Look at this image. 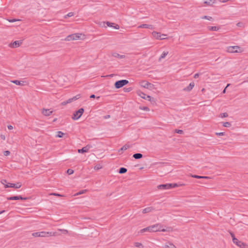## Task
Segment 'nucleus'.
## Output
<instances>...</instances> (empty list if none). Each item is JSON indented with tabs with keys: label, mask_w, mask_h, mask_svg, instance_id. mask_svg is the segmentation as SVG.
<instances>
[{
	"label": "nucleus",
	"mask_w": 248,
	"mask_h": 248,
	"mask_svg": "<svg viewBox=\"0 0 248 248\" xmlns=\"http://www.w3.org/2000/svg\"><path fill=\"white\" fill-rule=\"evenodd\" d=\"M172 231V229L171 227H168L166 229H164L161 224L157 223L140 230V232L142 233L146 232H171Z\"/></svg>",
	"instance_id": "nucleus-1"
},
{
	"label": "nucleus",
	"mask_w": 248,
	"mask_h": 248,
	"mask_svg": "<svg viewBox=\"0 0 248 248\" xmlns=\"http://www.w3.org/2000/svg\"><path fill=\"white\" fill-rule=\"evenodd\" d=\"M57 235L58 234L57 232H33L32 233V236L35 237H45L51 236H57Z\"/></svg>",
	"instance_id": "nucleus-2"
},
{
	"label": "nucleus",
	"mask_w": 248,
	"mask_h": 248,
	"mask_svg": "<svg viewBox=\"0 0 248 248\" xmlns=\"http://www.w3.org/2000/svg\"><path fill=\"white\" fill-rule=\"evenodd\" d=\"M84 36L82 33H74L68 35L64 39L65 41H69L71 40H77L81 39V36Z\"/></svg>",
	"instance_id": "nucleus-3"
},
{
	"label": "nucleus",
	"mask_w": 248,
	"mask_h": 248,
	"mask_svg": "<svg viewBox=\"0 0 248 248\" xmlns=\"http://www.w3.org/2000/svg\"><path fill=\"white\" fill-rule=\"evenodd\" d=\"M227 51L229 53H241L243 49L238 46H230L227 48Z\"/></svg>",
	"instance_id": "nucleus-4"
},
{
	"label": "nucleus",
	"mask_w": 248,
	"mask_h": 248,
	"mask_svg": "<svg viewBox=\"0 0 248 248\" xmlns=\"http://www.w3.org/2000/svg\"><path fill=\"white\" fill-rule=\"evenodd\" d=\"M83 112L84 109L83 108H80L73 114V115L72 117V119L75 120H78L80 118Z\"/></svg>",
	"instance_id": "nucleus-5"
},
{
	"label": "nucleus",
	"mask_w": 248,
	"mask_h": 248,
	"mask_svg": "<svg viewBox=\"0 0 248 248\" xmlns=\"http://www.w3.org/2000/svg\"><path fill=\"white\" fill-rule=\"evenodd\" d=\"M128 83V81L126 79H123L116 81L115 83V87L117 89H119Z\"/></svg>",
	"instance_id": "nucleus-6"
},
{
	"label": "nucleus",
	"mask_w": 248,
	"mask_h": 248,
	"mask_svg": "<svg viewBox=\"0 0 248 248\" xmlns=\"http://www.w3.org/2000/svg\"><path fill=\"white\" fill-rule=\"evenodd\" d=\"M233 243L240 248H248V245L247 244L238 240L237 239H233Z\"/></svg>",
	"instance_id": "nucleus-7"
},
{
	"label": "nucleus",
	"mask_w": 248,
	"mask_h": 248,
	"mask_svg": "<svg viewBox=\"0 0 248 248\" xmlns=\"http://www.w3.org/2000/svg\"><path fill=\"white\" fill-rule=\"evenodd\" d=\"M152 34L153 36L156 39L163 40V39H166V38L165 37H161L162 36H167V35L165 34H161L160 32L155 31H153Z\"/></svg>",
	"instance_id": "nucleus-8"
},
{
	"label": "nucleus",
	"mask_w": 248,
	"mask_h": 248,
	"mask_svg": "<svg viewBox=\"0 0 248 248\" xmlns=\"http://www.w3.org/2000/svg\"><path fill=\"white\" fill-rule=\"evenodd\" d=\"M138 94L142 98H143L146 100H148L151 102H155V100L151 96L147 95L142 92H140V93H139Z\"/></svg>",
	"instance_id": "nucleus-9"
},
{
	"label": "nucleus",
	"mask_w": 248,
	"mask_h": 248,
	"mask_svg": "<svg viewBox=\"0 0 248 248\" xmlns=\"http://www.w3.org/2000/svg\"><path fill=\"white\" fill-rule=\"evenodd\" d=\"M21 186V184L20 183H17L16 184L8 183L5 185V188L14 187L15 188H19Z\"/></svg>",
	"instance_id": "nucleus-10"
},
{
	"label": "nucleus",
	"mask_w": 248,
	"mask_h": 248,
	"mask_svg": "<svg viewBox=\"0 0 248 248\" xmlns=\"http://www.w3.org/2000/svg\"><path fill=\"white\" fill-rule=\"evenodd\" d=\"M92 147V145L88 144V145H86V146L83 147L82 149H78V152L79 153H84L88 152L89 151V150Z\"/></svg>",
	"instance_id": "nucleus-11"
},
{
	"label": "nucleus",
	"mask_w": 248,
	"mask_h": 248,
	"mask_svg": "<svg viewBox=\"0 0 248 248\" xmlns=\"http://www.w3.org/2000/svg\"><path fill=\"white\" fill-rule=\"evenodd\" d=\"M22 43L21 40L15 41L12 44L10 45V47L12 48H16L19 46Z\"/></svg>",
	"instance_id": "nucleus-12"
},
{
	"label": "nucleus",
	"mask_w": 248,
	"mask_h": 248,
	"mask_svg": "<svg viewBox=\"0 0 248 248\" xmlns=\"http://www.w3.org/2000/svg\"><path fill=\"white\" fill-rule=\"evenodd\" d=\"M170 184H166L160 185L157 186V188L159 189L162 190H166V189H170Z\"/></svg>",
	"instance_id": "nucleus-13"
},
{
	"label": "nucleus",
	"mask_w": 248,
	"mask_h": 248,
	"mask_svg": "<svg viewBox=\"0 0 248 248\" xmlns=\"http://www.w3.org/2000/svg\"><path fill=\"white\" fill-rule=\"evenodd\" d=\"M53 111L51 110L50 109H43L42 111V113L45 116H48L50 115Z\"/></svg>",
	"instance_id": "nucleus-14"
},
{
	"label": "nucleus",
	"mask_w": 248,
	"mask_h": 248,
	"mask_svg": "<svg viewBox=\"0 0 248 248\" xmlns=\"http://www.w3.org/2000/svg\"><path fill=\"white\" fill-rule=\"evenodd\" d=\"M7 199L8 200H25L27 199V198H23L20 196H18L10 197H8Z\"/></svg>",
	"instance_id": "nucleus-15"
},
{
	"label": "nucleus",
	"mask_w": 248,
	"mask_h": 248,
	"mask_svg": "<svg viewBox=\"0 0 248 248\" xmlns=\"http://www.w3.org/2000/svg\"><path fill=\"white\" fill-rule=\"evenodd\" d=\"M164 248H176L175 246L170 242L166 243L164 246Z\"/></svg>",
	"instance_id": "nucleus-16"
},
{
	"label": "nucleus",
	"mask_w": 248,
	"mask_h": 248,
	"mask_svg": "<svg viewBox=\"0 0 248 248\" xmlns=\"http://www.w3.org/2000/svg\"><path fill=\"white\" fill-rule=\"evenodd\" d=\"M141 86L145 88H148L149 86L151 85V84L146 81H142L140 83Z\"/></svg>",
	"instance_id": "nucleus-17"
},
{
	"label": "nucleus",
	"mask_w": 248,
	"mask_h": 248,
	"mask_svg": "<svg viewBox=\"0 0 248 248\" xmlns=\"http://www.w3.org/2000/svg\"><path fill=\"white\" fill-rule=\"evenodd\" d=\"M80 97H81V95L80 94H78V95L74 96L73 97L69 99L67 101L66 103H70L72 102L73 101H75V100H76L79 99V98H80Z\"/></svg>",
	"instance_id": "nucleus-18"
},
{
	"label": "nucleus",
	"mask_w": 248,
	"mask_h": 248,
	"mask_svg": "<svg viewBox=\"0 0 248 248\" xmlns=\"http://www.w3.org/2000/svg\"><path fill=\"white\" fill-rule=\"evenodd\" d=\"M154 210V208L153 207H148L145 208L142 210V213L143 214H146L148 213H150L152 212Z\"/></svg>",
	"instance_id": "nucleus-19"
},
{
	"label": "nucleus",
	"mask_w": 248,
	"mask_h": 248,
	"mask_svg": "<svg viewBox=\"0 0 248 248\" xmlns=\"http://www.w3.org/2000/svg\"><path fill=\"white\" fill-rule=\"evenodd\" d=\"M138 28H146V29H153V26L151 25L143 24L138 26Z\"/></svg>",
	"instance_id": "nucleus-20"
},
{
	"label": "nucleus",
	"mask_w": 248,
	"mask_h": 248,
	"mask_svg": "<svg viewBox=\"0 0 248 248\" xmlns=\"http://www.w3.org/2000/svg\"><path fill=\"white\" fill-rule=\"evenodd\" d=\"M106 24L108 26L110 27H113L115 29H119L120 28L118 24H115V26H113V25H114V23L109 22L108 21L106 22Z\"/></svg>",
	"instance_id": "nucleus-21"
},
{
	"label": "nucleus",
	"mask_w": 248,
	"mask_h": 248,
	"mask_svg": "<svg viewBox=\"0 0 248 248\" xmlns=\"http://www.w3.org/2000/svg\"><path fill=\"white\" fill-rule=\"evenodd\" d=\"M194 85L195 84L193 82H191L186 88L184 89V90L186 91H190L193 89V88L194 87Z\"/></svg>",
	"instance_id": "nucleus-22"
},
{
	"label": "nucleus",
	"mask_w": 248,
	"mask_h": 248,
	"mask_svg": "<svg viewBox=\"0 0 248 248\" xmlns=\"http://www.w3.org/2000/svg\"><path fill=\"white\" fill-rule=\"evenodd\" d=\"M191 177L195 178L197 179H210L209 177L208 176H199L197 175H191Z\"/></svg>",
	"instance_id": "nucleus-23"
},
{
	"label": "nucleus",
	"mask_w": 248,
	"mask_h": 248,
	"mask_svg": "<svg viewBox=\"0 0 248 248\" xmlns=\"http://www.w3.org/2000/svg\"><path fill=\"white\" fill-rule=\"evenodd\" d=\"M130 147V146L128 144H125L124 146H123L121 149H120L118 151V152L120 153L121 152H123L124 151L126 150L127 149L129 148Z\"/></svg>",
	"instance_id": "nucleus-24"
},
{
	"label": "nucleus",
	"mask_w": 248,
	"mask_h": 248,
	"mask_svg": "<svg viewBox=\"0 0 248 248\" xmlns=\"http://www.w3.org/2000/svg\"><path fill=\"white\" fill-rule=\"evenodd\" d=\"M170 189L174 188V187H178V186H185L184 184H178L176 183H174V184H170Z\"/></svg>",
	"instance_id": "nucleus-25"
},
{
	"label": "nucleus",
	"mask_w": 248,
	"mask_h": 248,
	"mask_svg": "<svg viewBox=\"0 0 248 248\" xmlns=\"http://www.w3.org/2000/svg\"><path fill=\"white\" fill-rule=\"evenodd\" d=\"M12 82H13V83H14L16 84V85H17L23 86V85H24V81H19V80H15L12 81Z\"/></svg>",
	"instance_id": "nucleus-26"
},
{
	"label": "nucleus",
	"mask_w": 248,
	"mask_h": 248,
	"mask_svg": "<svg viewBox=\"0 0 248 248\" xmlns=\"http://www.w3.org/2000/svg\"><path fill=\"white\" fill-rule=\"evenodd\" d=\"M219 29H220V28L219 27H217V26H209V27H208V29L209 31H217L219 30Z\"/></svg>",
	"instance_id": "nucleus-27"
},
{
	"label": "nucleus",
	"mask_w": 248,
	"mask_h": 248,
	"mask_svg": "<svg viewBox=\"0 0 248 248\" xmlns=\"http://www.w3.org/2000/svg\"><path fill=\"white\" fill-rule=\"evenodd\" d=\"M133 157L135 159H140L142 157V155L140 153H136L133 155Z\"/></svg>",
	"instance_id": "nucleus-28"
},
{
	"label": "nucleus",
	"mask_w": 248,
	"mask_h": 248,
	"mask_svg": "<svg viewBox=\"0 0 248 248\" xmlns=\"http://www.w3.org/2000/svg\"><path fill=\"white\" fill-rule=\"evenodd\" d=\"M112 56L116 58H124V55H121L117 53L114 52L112 54Z\"/></svg>",
	"instance_id": "nucleus-29"
},
{
	"label": "nucleus",
	"mask_w": 248,
	"mask_h": 248,
	"mask_svg": "<svg viewBox=\"0 0 248 248\" xmlns=\"http://www.w3.org/2000/svg\"><path fill=\"white\" fill-rule=\"evenodd\" d=\"M64 135V133H63L62 131H58L57 132V135H56V137L58 138H62Z\"/></svg>",
	"instance_id": "nucleus-30"
},
{
	"label": "nucleus",
	"mask_w": 248,
	"mask_h": 248,
	"mask_svg": "<svg viewBox=\"0 0 248 248\" xmlns=\"http://www.w3.org/2000/svg\"><path fill=\"white\" fill-rule=\"evenodd\" d=\"M134 246L136 247H137V248H143V246L142 245V244L140 243H139V242H135L134 243Z\"/></svg>",
	"instance_id": "nucleus-31"
},
{
	"label": "nucleus",
	"mask_w": 248,
	"mask_h": 248,
	"mask_svg": "<svg viewBox=\"0 0 248 248\" xmlns=\"http://www.w3.org/2000/svg\"><path fill=\"white\" fill-rule=\"evenodd\" d=\"M127 171V169L125 168H121L119 170V172L121 174L124 173Z\"/></svg>",
	"instance_id": "nucleus-32"
},
{
	"label": "nucleus",
	"mask_w": 248,
	"mask_h": 248,
	"mask_svg": "<svg viewBox=\"0 0 248 248\" xmlns=\"http://www.w3.org/2000/svg\"><path fill=\"white\" fill-rule=\"evenodd\" d=\"M168 54V52H163L161 55L160 56V57L159 59V60L160 61L162 59H164Z\"/></svg>",
	"instance_id": "nucleus-33"
},
{
	"label": "nucleus",
	"mask_w": 248,
	"mask_h": 248,
	"mask_svg": "<svg viewBox=\"0 0 248 248\" xmlns=\"http://www.w3.org/2000/svg\"><path fill=\"white\" fill-rule=\"evenodd\" d=\"M201 18H202V19H207L208 20H213V18L211 16H203Z\"/></svg>",
	"instance_id": "nucleus-34"
},
{
	"label": "nucleus",
	"mask_w": 248,
	"mask_h": 248,
	"mask_svg": "<svg viewBox=\"0 0 248 248\" xmlns=\"http://www.w3.org/2000/svg\"><path fill=\"white\" fill-rule=\"evenodd\" d=\"M74 15V13L70 12L68 14H67V15H65L64 16V18L66 19L67 17H71V16H73Z\"/></svg>",
	"instance_id": "nucleus-35"
},
{
	"label": "nucleus",
	"mask_w": 248,
	"mask_h": 248,
	"mask_svg": "<svg viewBox=\"0 0 248 248\" xmlns=\"http://www.w3.org/2000/svg\"><path fill=\"white\" fill-rule=\"evenodd\" d=\"M223 125L226 127H229L231 126V124L229 122H225V123H223Z\"/></svg>",
	"instance_id": "nucleus-36"
},
{
	"label": "nucleus",
	"mask_w": 248,
	"mask_h": 248,
	"mask_svg": "<svg viewBox=\"0 0 248 248\" xmlns=\"http://www.w3.org/2000/svg\"><path fill=\"white\" fill-rule=\"evenodd\" d=\"M211 2L213 3H214L215 2V0H208L207 1H204V3L206 4L207 5H210Z\"/></svg>",
	"instance_id": "nucleus-37"
},
{
	"label": "nucleus",
	"mask_w": 248,
	"mask_h": 248,
	"mask_svg": "<svg viewBox=\"0 0 248 248\" xmlns=\"http://www.w3.org/2000/svg\"><path fill=\"white\" fill-rule=\"evenodd\" d=\"M140 109L145 111H149L150 109L147 107H140Z\"/></svg>",
	"instance_id": "nucleus-38"
},
{
	"label": "nucleus",
	"mask_w": 248,
	"mask_h": 248,
	"mask_svg": "<svg viewBox=\"0 0 248 248\" xmlns=\"http://www.w3.org/2000/svg\"><path fill=\"white\" fill-rule=\"evenodd\" d=\"M58 231L62 232L64 234H67L68 232L67 230L59 229Z\"/></svg>",
	"instance_id": "nucleus-39"
},
{
	"label": "nucleus",
	"mask_w": 248,
	"mask_h": 248,
	"mask_svg": "<svg viewBox=\"0 0 248 248\" xmlns=\"http://www.w3.org/2000/svg\"><path fill=\"white\" fill-rule=\"evenodd\" d=\"M102 168V166L100 165H96L94 167V169L95 170H98Z\"/></svg>",
	"instance_id": "nucleus-40"
},
{
	"label": "nucleus",
	"mask_w": 248,
	"mask_h": 248,
	"mask_svg": "<svg viewBox=\"0 0 248 248\" xmlns=\"http://www.w3.org/2000/svg\"><path fill=\"white\" fill-rule=\"evenodd\" d=\"M67 173L69 174V175H71L72 174H73L74 173V170L72 169H68L67 170Z\"/></svg>",
	"instance_id": "nucleus-41"
},
{
	"label": "nucleus",
	"mask_w": 248,
	"mask_h": 248,
	"mask_svg": "<svg viewBox=\"0 0 248 248\" xmlns=\"http://www.w3.org/2000/svg\"><path fill=\"white\" fill-rule=\"evenodd\" d=\"M50 195H55V196H59V197H62L63 196V195H61L58 193H52L50 194Z\"/></svg>",
	"instance_id": "nucleus-42"
},
{
	"label": "nucleus",
	"mask_w": 248,
	"mask_h": 248,
	"mask_svg": "<svg viewBox=\"0 0 248 248\" xmlns=\"http://www.w3.org/2000/svg\"><path fill=\"white\" fill-rule=\"evenodd\" d=\"M221 117L222 118H224V117H227L228 116V114L226 113V112H225V113H223L222 114H221Z\"/></svg>",
	"instance_id": "nucleus-43"
},
{
	"label": "nucleus",
	"mask_w": 248,
	"mask_h": 248,
	"mask_svg": "<svg viewBox=\"0 0 248 248\" xmlns=\"http://www.w3.org/2000/svg\"><path fill=\"white\" fill-rule=\"evenodd\" d=\"M175 132L178 134H182L183 133V130L178 129H175Z\"/></svg>",
	"instance_id": "nucleus-44"
},
{
	"label": "nucleus",
	"mask_w": 248,
	"mask_h": 248,
	"mask_svg": "<svg viewBox=\"0 0 248 248\" xmlns=\"http://www.w3.org/2000/svg\"><path fill=\"white\" fill-rule=\"evenodd\" d=\"M85 191H86V190H83L79 191V192L77 193V195H80L82 194H83Z\"/></svg>",
	"instance_id": "nucleus-45"
},
{
	"label": "nucleus",
	"mask_w": 248,
	"mask_h": 248,
	"mask_svg": "<svg viewBox=\"0 0 248 248\" xmlns=\"http://www.w3.org/2000/svg\"><path fill=\"white\" fill-rule=\"evenodd\" d=\"M10 152L9 151H6L4 152V155L5 156H8L10 155Z\"/></svg>",
	"instance_id": "nucleus-46"
},
{
	"label": "nucleus",
	"mask_w": 248,
	"mask_h": 248,
	"mask_svg": "<svg viewBox=\"0 0 248 248\" xmlns=\"http://www.w3.org/2000/svg\"><path fill=\"white\" fill-rule=\"evenodd\" d=\"M216 134L218 136H224L225 135L224 132L216 133Z\"/></svg>",
	"instance_id": "nucleus-47"
},
{
	"label": "nucleus",
	"mask_w": 248,
	"mask_h": 248,
	"mask_svg": "<svg viewBox=\"0 0 248 248\" xmlns=\"http://www.w3.org/2000/svg\"><path fill=\"white\" fill-rule=\"evenodd\" d=\"M230 234L232 237V241L233 242V239H236V238L235 237V236L233 233L230 232Z\"/></svg>",
	"instance_id": "nucleus-48"
},
{
	"label": "nucleus",
	"mask_w": 248,
	"mask_h": 248,
	"mask_svg": "<svg viewBox=\"0 0 248 248\" xmlns=\"http://www.w3.org/2000/svg\"><path fill=\"white\" fill-rule=\"evenodd\" d=\"M237 26L242 27L243 26V24L241 22H238L236 24Z\"/></svg>",
	"instance_id": "nucleus-49"
},
{
	"label": "nucleus",
	"mask_w": 248,
	"mask_h": 248,
	"mask_svg": "<svg viewBox=\"0 0 248 248\" xmlns=\"http://www.w3.org/2000/svg\"><path fill=\"white\" fill-rule=\"evenodd\" d=\"M230 86V84H228L227 86L225 87V88L223 90L222 93H226V88Z\"/></svg>",
	"instance_id": "nucleus-50"
},
{
	"label": "nucleus",
	"mask_w": 248,
	"mask_h": 248,
	"mask_svg": "<svg viewBox=\"0 0 248 248\" xmlns=\"http://www.w3.org/2000/svg\"><path fill=\"white\" fill-rule=\"evenodd\" d=\"M18 20L17 19H12V20H9V21L10 22H15L16 21H18Z\"/></svg>",
	"instance_id": "nucleus-51"
},
{
	"label": "nucleus",
	"mask_w": 248,
	"mask_h": 248,
	"mask_svg": "<svg viewBox=\"0 0 248 248\" xmlns=\"http://www.w3.org/2000/svg\"><path fill=\"white\" fill-rule=\"evenodd\" d=\"M1 139L3 140H5V136L3 135H0V136Z\"/></svg>",
	"instance_id": "nucleus-52"
},
{
	"label": "nucleus",
	"mask_w": 248,
	"mask_h": 248,
	"mask_svg": "<svg viewBox=\"0 0 248 248\" xmlns=\"http://www.w3.org/2000/svg\"><path fill=\"white\" fill-rule=\"evenodd\" d=\"M8 128L9 129V130H12L13 129V127L12 125H8Z\"/></svg>",
	"instance_id": "nucleus-53"
},
{
	"label": "nucleus",
	"mask_w": 248,
	"mask_h": 248,
	"mask_svg": "<svg viewBox=\"0 0 248 248\" xmlns=\"http://www.w3.org/2000/svg\"><path fill=\"white\" fill-rule=\"evenodd\" d=\"M220 2H223V3H224V2H227L228 1H229V0H219Z\"/></svg>",
	"instance_id": "nucleus-54"
},
{
	"label": "nucleus",
	"mask_w": 248,
	"mask_h": 248,
	"mask_svg": "<svg viewBox=\"0 0 248 248\" xmlns=\"http://www.w3.org/2000/svg\"><path fill=\"white\" fill-rule=\"evenodd\" d=\"M199 76V74L198 73H197V74L194 75V78H198Z\"/></svg>",
	"instance_id": "nucleus-55"
},
{
	"label": "nucleus",
	"mask_w": 248,
	"mask_h": 248,
	"mask_svg": "<svg viewBox=\"0 0 248 248\" xmlns=\"http://www.w3.org/2000/svg\"><path fill=\"white\" fill-rule=\"evenodd\" d=\"M1 182L3 185H5V183H6V180H2Z\"/></svg>",
	"instance_id": "nucleus-56"
},
{
	"label": "nucleus",
	"mask_w": 248,
	"mask_h": 248,
	"mask_svg": "<svg viewBox=\"0 0 248 248\" xmlns=\"http://www.w3.org/2000/svg\"><path fill=\"white\" fill-rule=\"evenodd\" d=\"M95 95H94V94H92V95H91L90 96V98H95Z\"/></svg>",
	"instance_id": "nucleus-57"
},
{
	"label": "nucleus",
	"mask_w": 248,
	"mask_h": 248,
	"mask_svg": "<svg viewBox=\"0 0 248 248\" xmlns=\"http://www.w3.org/2000/svg\"><path fill=\"white\" fill-rule=\"evenodd\" d=\"M110 117L109 115H107L105 116V118L107 119Z\"/></svg>",
	"instance_id": "nucleus-58"
}]
</instances>
